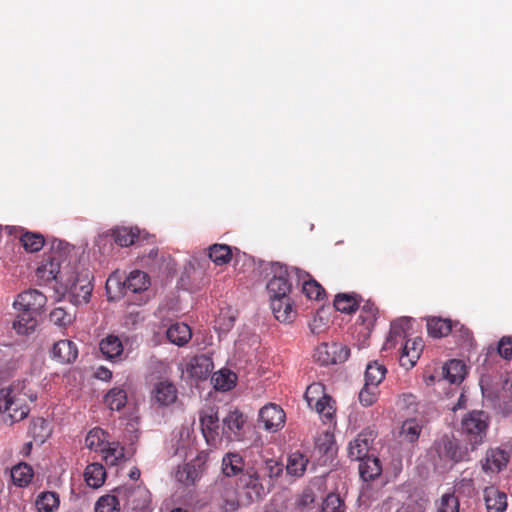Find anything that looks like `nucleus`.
I'll return each instance as SVG.
<instances>
[{"mask_svg": "<svg viewBox=\"0 0 512 512\" xmlns=\"http://www.w3.org/2000/svg\"><path fill=\"white\" fill-rule=\"evenodd\" d=\"M37 399V393L27 388L25 381L13 382L0 390V414L2 420L12 425L25 419L30 411L28 402Z\"/></svg>", "mask_w": 512, "mask_h": 512, "instance_id": "f257e3e1", "label": "nucleus"}, {"mask_svg": "<svg viewBox=\"0 0 512 512\" xmlns=\"http://www.w3.org/2000/svg\"><path fill=\"white\" fill-rule=\"evenodd\" d=\"M71 246L62 240H53L48 253L45 254L41 264L36 270L38 279L44 283L53 280L61 284V275H68L71 271L69 255Z\"/></svg>", "mask_w": 512, "mask_h": 512, "instance_id": "f03ea898", "label": "nucleus"}, {"mask_svg": "<svg viewBox=\"0 0 512 512\" xmlns=\"http://www.w3.org/2000/svg\"><path fill=\"white\" fill-rule=\"evenodd\" d=\"M61 285L68 293L70 302L75 306L87 304L93 291L92 275L87 269H71L68 275H61Z\"/></svg>", "mask_w": 512, "mask_h": 512, "instance_id": "7ed1b4c3", "label": "nucleus"}, {"mask_svg": "<svg viewBox=\"0 0 512 512\" xmlns=\"http://www.w3.org/2000/svg\"><path fill=\"white\" fill-rule=\"evenodd\" d=\"M283 471L282 465L272 458L265 459L258 471H247L242 477V484L245 488L249 489L248 497L251 501L260 498L264 493V487L260 482L263 477L270 479L276 478L281 475Z\"/></svg>", "mask_w": 512, "mask_h": 512, "instance_id": "20e7f679", "label": "nucleus"}, {"mask_svg": "<svg viewBox=\"0 0 512 512\" xmlns=\"http://www.w3.org/2000/svg\"><path fill=\"white\" fill-rule=\"evenodd\" d=\"M271 274L272 277L266 286L270 301L278 297L289 296L293 282H296L297 275H301L300 269L278 262L271 265Z\"/></svg>", "mask_w": 512, "mask_h": 512, "instance_id": "39448f33", "label": "nucleus"}, {"mask_svg": "<svg viewBox=\"0 0 512 512\" xmlns=\"http://www.w3.org/2000/svg\"><path fill=\"white\" fill-rule=\"evenodd\" d=\"M489 427V417L484 411L467 413L461 421V433L474 450L483 444Z\"/></svg>", "mask_w": 512, "mask_h": 512, "instance_id": "423d86ee", "label": "nucleus"}, {"mask_svg": "<svg viewBox=\"0 0 512 512\" xmlns=\"http://www.w3.org/2000/svg\"><path fill=\"white\" fill-rule=\"evenodd\" d=\"M144 494L141 489H132L128 487H118L113 495H104L96 502V512H119L120 505L135 509L138 507L136 497Z\"/></svg>", "mask_w": 512, "mask_h": 512, "instance_id": "0eeeda50", "label": "nucleus"}, {"mask_svg": "<svg viewBox=\"0 0 512 512\" xmlns=\"http://www.w3.org/2000/svg\"><path fill=\"white\" fill-rule=\"evenodd\" d=\"M389 510L396 507L395 512H425L427 500L417 492H410L409 486H402L394 491L386 502Z\"/></svg>", "mask_w": 512, "mask_h": 512, "instance_id": "6e6552de", "label": "nucleus"}, {"mask_svg": "<svg viewBox=\"0 0 512 512\" xmlns=\"http://www.w3.org/2000/svg\"><path fill=\"white\" fill-rule=\"evenodd\" d=\"M349 355V348L337 343H322L315 349L314 352L315 360L321 365H330L344 362L349 358Z\"/></svg>", "mask_w": 512, "mask_h": 512, "instance_id": "1a4fd4ad", "label": "nucleus"}, {"mask_svg": "<svg viewBox=\"0 0 512 512\" xmlns=\"http://www.w3.org/2000/svg\"><path fill=\"white\" fill-rule=\"evenodd\" d=\"M46 301L47 298L43 293L32 289L19 294L13 305L17 311L41 314L42 309L46 305Z\"/></svg>", "mask_w": 512, "mask_h": 512, "instance_id": "9d476101", "label": "nucleus"}, {"mask_svg": "<svg viewBox=\"0 0 512 512\" xmlns=\"http://www.w3.org/2000/svg\"><path fill=\"white\" fill-rule=\"evenodd\" d=\"M509 459L510 455L506 450L498 447L490 448L481 460L482 470L489 475L497 474L507 466Z\"/></svg>", "mask_w": 512, "mask_h": 512, "instance_id": "9b49d317", "label": "nucleus"}, {"mask_svg": "<svg viewBox=\"0 0 512 512\" xmlns=\"http://www.w3.org/2000/svg\"><path fill=\"white\" fill-rule=\"evenodd\" d=\"M285 413L276 404L270 403L265 405L259 411V422L263 428L270 432H276L284 426Z\"/></svg>", "mask_w": 512, "mask_h": 512, "instance_id": "f8f14e48", "label": "nucleus"}, {"mask_svg": "<svg viewBox=\"0 0 512 512\" xmlns=\"http://www.w3.org/2000/svg\"><path fill=\"white\" fill-rule=\"evenodd\" d=\"M424 343L422 338L415 337L405 341L400 356V365L405 369L415 366L423 351Z\"/></svg>", "mask_w": 512, "mask_h": 512, "instance_id": "ddd939ff", "label": "nucleus"}, {"mask_svg": "<svg viewBox=\"0 0 512 512\" xmlns=\"http://www.w3.org/2000/svg\"><path fill=\"white\" fill-rule=\"evenodd\" d=\"M218 417L215 414H205L200 417L202 434L210 447L216 448L222 441L219 434Z\"/></svg>", "mask_w": 512, "mask_h": 512, "instance_id": "4468645a", "label": "nucleus"}, {"mask_svg": "<svg viewBox=\"0 0 512 512\" xmlns=\"http://www.w3.org/2000/svg\"><path fill=\"white\" fill-rule=\"evenodd\" d=\"M213 369L212 359L205 354L192 357L186 366V371L191 377L206 379Z\"/></svg>", "mask_w": 512, "mask_h": 512, "instance_id": "2eb2a0df", "label": "nucleus"}, {"mask_svg": "<svg viewBox=\"0 0 512 512\" xmlns=\"http://www.w3.org/2000/svg\"><path fill=\"white\" fill-rule=\"evenodd\" d=\"M270 305L275 318L280 322H291L296 316L294 304L289 296L272 299Z\"/></svg>", "mask_w": 512, "mask_h": 512, "instance_id": "dca6fc26", "label": "nucleus"}, {"mask_svg": "<svg viewBox=\"0 0 512 512\" xmlns=\"http://www.w3.org/2000/svg\"><path fill=\"white\" fill-rule=\"evenodd\" d=\"M152 400L159 406H169L177 400V389L168 381L157 383L152 391Z\"/></svg>", "mask_w": 512, "mask_h": 512, "instance_id": "f3484780", "label": "nucleus"}, {"mask_svg": "<svg viewBox=\"0 0 512 512\" xmlns=\"http://www.w3.org/2000/svg\"><path fill=\"white\" fill-rule=\"evenodd\" d=\"M411 326V319L402 317L392 322L389 335L383 345L384 350L394 348L399 341H402Z\"/></svg>", "mask_w": 512, "mask_h": 512, "instance_id": "a211bd4d", "label": "nucleus"}, {"mask_svg": "<svg viewBox=\"0 0 512 512\" xmlns=\"http://www.w3.org/2000/svg\"><path fill=\"white\" fill-rule=\"evenodd\" d=\"M244 423L245 419L240 412H230L223 419L222 436L228 441L239 439V431L242 429Z\"/></svg>", "mask_w": 512, "mask_h": 512, "instance_id": "6ab92c4d", "label": "nucleus"}, {"mask_svg": "<svg viewBox=\"0 0 512 512\" xmlns=\"http://www.w3.org/2000/svg\"><path fill=\"white\" fill-rule=\"evenodd\" d=\"M371 434L360 433L353 441L350 442L348 455L352 460L361 462L366 459L371 446Z\"/></svg>", "mask_w": 512, "mask_h": 512, "instance_id": "aec40b11", "label": "nucleus"}, {"mask_svg": "<svg viewBox=\"0 0 512 512\" xmlns=\"http://www.w3.org/2000/svg\"><path fill=\"white\" fill-rule=\"evenodd\" d=\"M300 274L296 277V284L302 286V292L306 297L312 300H321L325 294L323 287L305 271L300 270Z\"/></svg>", "mask_w": 512, "mask_h": 512, "instance_id": "412c9836", "label": "nucleus"}, {"mask_svg": "<svg viewBox=\"0 0 512 512\" xmlns=\"http://www.w3.org/2000/svg\"><path fill=\"white\" fill-rule=\"evenodd\" d=\"M484 501L488 512H504L507 507V496L494 486L485 488Z\"/></svg>", "mask_w": 512, "mask_h": 512, "instance_id": "4be33fe9", "label": "nucleus"}, {"mask_svg": "<svg viewBox=\"0 0 512 512\" xmlns=\"http://www.w3.org/2000/svg\"><path fill=\"white\" fill-rule=\"evenodd\" d=\"M77 356V347L70 340H60L53 345L52 357L60 363H71Z\"/></svg>", "mask_w": 512, "mask_h": 512, "instance_id": "5701e85b", "label": "nucleus"}, {"mask_svg": "<svg viewBox=\"0 0 512 512\" xmlns=\"http://www.w3.org/2000/svg\"><path fill=\"white\" fill-rule=\"evenodd\" d=\"M39 315L28 311H17L16 319L13 322L14 330L20 335L33 333L38 325L37 317Z\"/></svg>", "mask_w": 512, "mask_h": 512, "instance_id": "b1692460", "label": "nucleus"}, {"mask_svg": "<svg viewBox=\"0 0 512 512\" xmlns=\"http://www.w3.org/2000/svg\"><path fill=\"white\" fill-rule=\"evenodd\" d=\"M99 348L104 357L108 360H118L123 354V344L121 339L110 334L100 341Z\"/></svg>", "mask_w": 512, "mask_h": 512, "instance_id": "393cba45", "label": "nucleus"}, {"mask_svg": "<svg viewBox=\"0 0 512 512\" xmlns=\"http://www.w3.org/2000/svg\"><path fill=\"white\" fill-rule=\"evenodd\" d=\"M221 469L226 477L240 476V481L242 482V477L245 474L243 472L244 461L238 453L229 452L225 454L222 458Z\"/></svg>", "mask_w": 512, "mask_h": 512, "instance_id": "a878e982", "label": "nucleus"}, {"mask_svg": "<svg viewBox=\"0 0 512 512\" xmlns=\"http://www.w3.org/2000/svg\"><path fill=\"white\" fill-rule=\"evenodd\" d=\"M166 336L171 343L183 346L191 339L192 332L187 324L176 322L168 327Z\"/></svg>", "mask_w": 512, "mask_h": 512, "instance_id": "bb28decb", "label": "nucleus"}, {"mask_svg": "<svg viewBox=\"0 0 512 512\" xmlns=\"http://www.w3.org/2000/svg\"><path fill=\"white\" fill-rule=\"evenodd\" d=\"M441 370L443 379L451 384L461 383L465 377V365L461 360H450Z\"/></svg>", "mask_w": 512, "mask_h": 512, "instance_id": "cd10ccee", "label": "nucleus"}, {"mask_svg": "<svg viewBox=\"0 0 512 512\" xmlns=\"http://www.w3.org/2000/svg\"><path fill=\"white\" fill-rule=\"evenodd\" d=\"M124 286L133 293L145 291L150 286V278L147 273L140 270H133L127 276Z\"/></svg>", "mask_w": 512, "mask_h": 512, "instance_id": "c85d7f7f", "label": "nucleus"}, {"mask_svg": "<svg viewBox=\"0 0 512 512\" xmlns=\"http://www.w3.org/2000/svg\"><path fill=\"white\" fill-rule=\"evenodd\" d=\"M108 434L101 428L90 430L85 438V445L88 449L101 452L108 447Z\"/></svg>", "mask_w": 512, "mask_h": 512, "instance_id": "c756f323", "label": "nucleus"}, {"mask_svg": "<svg viewBox=\"0 0 512 512\" xmlns=\"http://www.w3.org/2000/svg\"><path fill=\"white\" fill-rule=\"evenodd\" d=\"M59 504V495L52 491L41 492L35 501L38 512H54L58 509Z\"/></svg>", "mask_w": 512, "mask_h": 512, "instance_id": "7c9ffc66", "label": "nucleus"}, {"mask_svg": "<svg viewBox=\"0 0 512 512\" xmlns=\"http://www.w3.org/2000/svg\"><path fill=\"white\" fill-rule=\"evenodd\" d=\"M84 477L88 486L99 488L105 481L106 472L101 464L92 463L86 467Z\"/></svg>", "mask_w": 512, "mask_h": 512, "instance_id": "2f4dec72", "label": "nucleus"}, {"mask_svg": "<svg viewBox=\"0 0 512 512\" xmlns=\"http://www.w3.org/2000/svg\"><path fill=\"white\" fill-rule=\"evenodd\" d=\"M427 330L434 338L445 337L452 331V323L449 319L431 317L427 319Z\"/></svg>", "mask_w": 512, "mask_h": 512, "instance_id": "473e14b6", "label": "nucleus"}, {"mask_svg": "<svg viewBox=\"0 0 512 512\" xmlns=\"http://www.w3.org/2000/svg\"><path fill=\"white\" fill-rule=\"evenodd\" d=\"M10 475L16 486L25 487L33 478V469L26 463H19L12 467Z\"/></svg>", "mask_w": 512, "mask_h": 512, "instance_id": "72a5a7b5", "label": "nucleus"}, {"mask_svg": "<svg viewBox=\"0 0 512 512\" xmlns=\"http://www.w3.org/2000/svg\"><path fill=\"white\" fill-rule=\"evenodd\" d=\"M359 474L364 481H371L381 474L379 460L375 457H367L359 462Z\"/></svg>", "mask_w": 512, "mask_h": 512, "instance_id": "f704fd0d", "label": "nucleus"}, {"mask_svg": "<svg viewBox=\"0 0 512 512\" xmlns=\"http://www.w3.org/2000/svg\"><path fill=\"white\" fill-rule=\"evenodd\" d=\"M387 369L384 364L378 361H372L366 366L365 383L378 387L384 380Z\"/></svg>", "mask_w": 512, "mask_h": 512, "instance_id": "c9c22d12", "label": "nucleus"}, {"mask_svg": "<svg viewBox=\"0 0 512 512\" xmlns=\"http://www.w3.org/2000/svg\"><path fill=\"white\" fill-rule=\"evenodd\" d=\"M209 258L216 265L227 264L232 257L230 246L226 244H213L209 247Z\"/></svg>", "mask_w": 512, "mask_h": 512, "instance_id": "e433bc0d", "label": "nucleus"}, {"mask_svg": "<svg viewBox=\"0 0 512 512\" xmlns=\"http://www.w3.org/2000/svg\"><path fill=\"white\" fill-rule=\"evenodd\" d=\"M236 374L230 370H220L212 376L214 387L217 390L228 391L234 387L236 382Z\"/></svg>", "mask_w": 512, "mask_h": 512, "instance_id": "4c0bfd02", "label": "nucleus"}, {"mask_svg": "<svg viewBox=\"0 0 512 512\" xmlns=\"http://www.w3.org/2000/svg\"><path fill=\"white\" fill-rule=\"evenodd\" d=\"M421 430L420 422L415 418H410L402 423L400 435L404 440L413 443L418 440Z\"/></svg>", "mask_w": 512, "mask_h": 512, "instance_id": "58836bf2", "label": "nucleus"}, {"mask_svg": "<svg viewBox=\"0 0 512 512\" xmlns=\"http://www.w3.org/2000/svg\"><path fill=\"white\" fill-rule=\"evenodd\" d=\"M220 505L225 512H234L238 509L237 491L233 486L225 487L220 492Z\"/></svg>", "mask_w": 512, "mask_h": 512, "instance_id": "ea45409f", "label": "nucleus"}, {"mask_svg": "<svg viewBox=\"0 0 512 512\" xmlns=\"http://www.w3.org/2000/svg\"><path fill=\"white\" fill-rule=\"evenodd\" d=\"M138 236L139 230L137 228L121 227L113 231L114 241L122 247H128L134 244Z\"/></svg>", "mask_w": 512, "mask_h": 512, "instance_id": "a19ab883", "label": "nucleus"}, {"mask_svg": "<svg viewBox=\"0 0 512 512\" xmlns=\"http://www.w3.org/2000/svg\"><path fill=\"white\" fill-rule=\"evenodd\" d=\"M307 464L308 460L303 454L294 452L288 458L286 469L290 475L299 477L304 474Z\"/></svg>", "mask_w": 512, "mask_h": 512, "instance_id": "79ce46f5", "label": "nucleus"}, {"mask_svg": "<svg viewBox=\"0 0 512 512\" xmlns=\"http://www.w3.org/2000/svg\"><path fill=\"white\" fill-rule=\"evenodd\" d=\"M127 402V394L125 390L120 388H112L105 396V403L111 410H121Z\"/></svg>", "mask_w": 512, "mask_h": 512, "instance_id": "37998d69", "label": "nucleus"}, {"mask_svg": "<svg viewBox=\"0 0 512 512\" xmlns=\"http://www.w3.org/2000/svg\"><path fill=\"white\" fill-rule=\"evenodd\" d=\"M103 459L108 465H117L124 458V448L118 442H109L103 451Z\"/></svg>", "mask_w": 512, "mask_h": 512, "instance_id": "c03bdc74", "label": "nucleus"}, {"mask_svg": "<svg viewBox=\"0 0 512 512\" xmlns=\"http://www.w3.org/2000/svg\"><path fill=\"white\" fill-rule=\"evenodd\" d=\"M21 244L27 252H38L45 244L44 237L38 233L26 232L20 238Z\"/></svg>", "mask_w": 512, "mask_h": 512, "instance_id": "a18cd8bd", "label": "nucleus"}, {"mask_svg": "<svg viewBox=\"0 0 512 512\" xmlns=\"http://www.w3.org/2000/svg\"><path fill=\"white\" fill-rule=\"evenodd\" d=\"M334 307L342 313L350 314L358 308V301L353 295L338 294L334 299Z\"/></svg>", "mask_w": 512, "mask_h": 512, "instance_id": "49530a36", "label": "nucleus"}, {"mask_svg": "<svg viewBox=\"0 0 512 512\" xmlns=\"http://www.w3.org/2000/svg\"><path fill=\"white\" fill-rule=\"evenodd\" d=\"M316 412L320 415V417L325 421H330L335 412L333 407V401L330 396L323 395L319 399L316 400L313 405Z\"/></svg>", "mask_w": 512, "mask_h": 512, "instance_id": "de8ad7c7", "label": "nucleus"}, {"mask_svg": "<svg viewBox=\"0 0 512 512\" xmlns=\"http://www.w3.org/2000/svg\"><path fill=\"white\" fill-rule=\"evenodd\" d=\"M29 433L36 442L43 443L50 435L49 425L44 419L38 418L31 423Z\"/></svg>", "mask_w": 512, "mask_h": 512, "instance_id": "09e8293b", "label": "nucleus"}, {"mask_svg": "<svg viewBox=\"0 0 512 512\" xmlns=\"http://www.w3.org/2000/svg\"><path fill=\"white\" fill-rule=\"evenodd\" d=\"M49 318L53 324L59 327H66L74 321L75 316L66 312L63 308L57 307L50 312Z\"/></svg>", "mask_w": 512, "mask_h": 512, "instance_id": "8fccbe9b", "label": "nucleus"}, {"mask_svg": "<svg viewBox=\"0 0 512 512\" xmlns=\"http://www.w3.org/2000/svg\"><path fill=\"white\" fill-rule=\"evenodd\" d=\"M379 395L378 387L364 384V387L359 392V401L363 406H371L376 402Z\"/></svg>", "mask_w": 512, "mask_h": 512, "instance_id": "3c124183", "label": "nucleus"}, {"mask_svg": "<svg viewBox=\"0 0 512 512\" xmlns=\"http://www.w3.org/2000/svg\"><path fill=\"white\" fill-rule=\"evenodd\" d=\"M438 512H459V501L453 494H444L437 508Z\"/></svg>", "mask_w": 512, "mask_h": 512, "instance_id": "603ef678", "label": "nucleus"}, {"mask_svg": "<svg viewBox=\"0 0 512 512\" xmlns=\"http://www.w3.org/2000/svg\"><path fill=\"white\" fill-rule=\"evenodd\" d=\"M344 504L337 494H329L322 505L323 512H344Z\"/></svg>", "mask_w": 512, "mask_h": 512, "instance_id": "864d4df0", "label": "nucleus"}, {"mask_svg": "<svg viewBox=\"0 0 512 512\" xmlns=\"http://www.w3.org/2000/svg\"><path fill=\"white\" fill-rule=\"evenodd\" d=\"M397 406L401 410L407 411L408 414L417 411V400L416 396L411 393H403L399 396Z\"/></svg>", "mask_w": 512, "mask_h": 512, "instance_id": "5fc2aeb1", "label": "nucleus"}, {"mask_svg": "<svg viewBox=\"0 0 512 512\" xmlns=\"http://www.w3.org/2000/svg\"><path fill=\"white\" fill-rule=\"evenodd\" d=\"M326 395L324 393V387L320 383H313L307 387L305 392V399L310 407H313L316 400L321 396Z\"/></svg>", "mask_w": 512, "mask_h": 512, "instance_id": "6e6d98bb", "label": "nucleus"}, {"mask_svg": "<svg viewBox=\"0 0 512 512\" xmlns=\"http://www.w3.org/2000/svg\"><path fill=\"white\" fill-rule=\"evenodd\" d=\"M196 477V470L191 465H184L181 469H179L176 473V478L179 482L184 485H190L194 482Z\"/></svg>", "mask_w": 512, "mask_h": 512, "instance_id": "4d7b16f0", "label": "nucleus"}, {"mask_svg": "<svg viewBox=\"0 0 512 512\" xmlns=\"http://www.w3.org/2000/svg\"><path fill=\"white\" fill-rule=\"evenodd\" d=\"M316 495L311 488L305 489L296 500V506L300 509H309L315 501Z\"/></svg>", "mask_w": 512, "mask_h": 512, "instance_id": "13d9d810", "label": "nucleus"}, {"mask_svg": "<svg viewBox=\"0 0 512 512\" xmlns=\"http://www.w3.org/2000/svg\"><path fill=\"white\" fill-rule=\"evenodd\" d=\"M443 446L446 451L447 457L454 462L463 460V453L459 450L458 445L453 440L443 441Z\"/></svg>", "mask_w": 512, "mask_h": 512, "instance_id": "bf43d9fd", "label": "nucleus"}, {"mask_svg": "<svg viewBox=\"0 0 512 512\" xmlns=\"http://www.w3.org/2000/svg\"><path fill=\"white\" fill-rule=\"evenodd\" d=\"M333 444V435L329 432H324L316 439L317 448L324 453L332 451Z\"/></svg>", "mask_w": 512, "mask_h": 512, "instance_id": "052dcab7", "label": "nucleus"}, {"mask_svg": "<svg viewBox=\"0 0 512 512\" xmlns=\"http://www.w3.org/2000/svg\"><path fill=\"white\" fill-rule=\"evenodd\" d=\"M498 353L506 360L512 359V337H502L498 344Z\"/></svg>", "mask_w": 512, "mask_h": 512, "instance_id": "680f3d73", "label": "nucleus"}, {"mask_svg": "<svg viewBox=\"0 0 512 512\" xmlns=\"http://www.w3.org/2000/svg\"><path fill=\"white\" fill-rule=\"evenodd\" d=\"M263 512H286L284 502L279 498H274L264 509Z\"/></svg>", "mask_w": 512, "mask_h": 512, "instance_id": "e2e57ef3", "label": "nucleus"}, {"mask_svg": "<svg viewBox=\"0 0 512 512\" xmlns=\"http://www.w3.org/2000/svg\"><path fill=\"white\" fill-rule=\"evenodd\" d=\"M95 376L102 381H109L112 378V372L101 366L97 369Z\"/></svg>", "mask_w": 512, "mask_h": 512, "instance_id": "0e129e2a", "label": "nucleus"}, {"mask_svg": "<svg viewBox=\"0 0 512 512\" xmlns=\"http://www.w3.org/2000/svg\"><path fill=\"white\" fill-rule=\"evenodd\" d=\"M130 478L133 480H137L140 476V471L137 468H134L130 471Z\"/></svg>", "mask_w": 512, "mask_h": 512, "instance_id": "69168bd1", "label": "nucleus"}, {"mask_svg": "<svg viewBox=\"0 0 512 512\" xmlns=\"http://www.w3.org/2000/svg\"><path fill=\"white\" fill-rule=\"evenodd\" d=\"M363 309L369 311L371 313V315L373 317H375L376 308H374L373 305L366 304V305L363 306Z\"/></svg>", "mask_w": 512, "mask_h": 512, "instance_id": "338daca9", "label": "nucleus"}, {"mask_svg": "<svg viewBox=\"0 0 512 512\" xmlns=\"http://www.w3.org/2000/svg\"><path fill=\"white\" fill-rule=\"evenodd\" d=\"M157 255H158V250L157 249H151L148 256L150 258H155Z\"/></svg>", "mask_w": 512, "mask_h": 512, "instance_id": "774afa93", "label": "nucleus"}]
</instances>
